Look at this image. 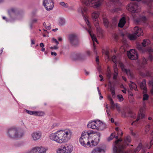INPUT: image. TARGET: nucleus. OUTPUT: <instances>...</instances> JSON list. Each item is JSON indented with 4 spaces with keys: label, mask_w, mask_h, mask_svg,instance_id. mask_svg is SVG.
I'll list each match as a JSON object with an SVG mask.
<instances>
[{
    "label": "nucleus",
    "mask_w": 153,
    "mask_h": 153,
    "mask_svg": "<svg viewBox=\"0 0 153 153\" xmlns=\"http://www.w3.org/2000/svg\"><path fill=\"white\" fill-rule=\"evenodd\" d=\"M71 134V132L69 130H60L51 134L49 138L58 143H61L66 142L69 140Z\"/></svg>",
    "instance_id": "obj_1"
},
{
    "label": "nucleus",
    "mask_w": 153,
    "mask_h": 153,
    "mask_svg": "<svg viewBox=\"0 0 153 153\" xmlns=\"http://www.w3.org/2000/svg\"><path fill=\"white\" fill-rule=\"evenodd\" d=\"M7 136L10 139H18L21 138L24 135L22 132H19L16 128L12 127L8 129Z\"/></svg>",
    "instance_id": "obj_2"
},
{
    "label": "nucleus",
    "mask_w": 153,
    "mask_h": 153,
    "mask_svg": "<svg viewBox=\"0 0 153 153\" xmlns=\"http://www.w3.org/2000/svg\"><path fill=\"white\" fill-rule=\"evenodd\" d=\"M115 138L117 140L115 141L113 147L114 153H127L123 150L125 146L121 143L122 140V139H118L117 136L115 137Z\"/></svg>",
    "instance_id": "obj_3"
},
{
    "label": "nucleus",
    "mask_w": 153,
    "mask_h": 153,
    "mask_svg": "<svg viewBox=\"0 0 153 153\" xmlns=\"http://www.w3.org/2000/svg\"><path fill=\"white\" fill-rule=\"evenodd\" d=\"M91 52L89 51H87L85 53L80 52L75 53L72 55V59L74 60H85L88 56H89Z\"/></svg>",
    "instance_id": "obj_4"
},
{
    "label": "nucleus",
    "mask_w": 153,
    "mask_h": 153,
    "mask_svg": "<svg viewBox=\"0 0 153 153\" xmlns=\"http://www.w3.org/2000/svg\"><path fill=\"white\" fill-rule=\"evenodd\" d=\"M103 0H83L82 2L86 6L97 8L100 7Z\"/></svg>",
    "instance_id": "obj_5"
},
{
    "label": "nucleus",
    "mask_w": 153,
    "mask_h": 153,
    "mask_svg": "<svg viewBox=\"0 0 153 153\" xmlns=\"http://www.w3.org/2000/svg\"><path fill=\"white\" fill-rule=\"evenodd\" d=\"M68 39L71 44L74 47L78 46L80 44L79 40L76 35L75 34H69Z\"/></svg>",
    "instance_id": "obj_6"
},
{
    "label": "nucleus",
    "mask_w": 153,
    "mask_h": 153,
    "mask_svg": "<svg viewBox=\"0 0 153 153\" xmlns=\"http://www.w3.org/2000/svg\"><path fill=\"white\" fill-rule=\"evenodd\" d=\"M134 34H130L128 36L129 39L131 40H135L137 36L143 35V32L141 28L138 27H135L134 29Z\"/></svg>",
    "instance_id": "obj_7"
},
{
    "label": "nucleus",
    "mask_w": 153,
    "mask_h": 153,
    "mask_svg": "<svg viewBox=\"0 0 153 153\" xmlns=\"http://www.w3.org/2000/svg\"><path fill=\"white\" fill-rule=\"evenodd\" d=\"M88 136L85 133H82L79 140L81 144L85 147L91 146V143L88 138Z\"/></svg>",
    "instance_id": "obj_8"
},
{
    "label": "nucleus",
    "mask_w": 153,
    "mask_h": 153,
    "mask_svg": "<svg viewBox=\"0 0 153 153\" xmlns=\"http://www.w3.org/2000/svg\"><path fill=\"white\" fill-rule=\"evenodd\" d=\"M73 147L72 145L66 144L62 149H59L57 152V153H71L72 151Z\"/></svg>",
    "instance_id": "obj_9"
},
{
    "label": "nucleus",
    "mask_w": 153,
    "mask_h": 153,
    "mask_svg": "<svg viewBox=\"0 0 153 153\" xmlns=\"http://www.w3.org/2000/svg\"><path fill=\"white\" fill-rule=\"evenodd\" d=\"M43 5L47 10L52 9L54 6L53 0H44Z\"/></svg>",
    "instance_id": "obj_10"
},
{
    "label": "nucleus",
    "mask_w": 153,
    "mask_h": 153,
    "mask_svg": "<svg viewBox=\"0 0 153 153\" xmlns=\"http://www.w3.org/2000/svg\"><path fill=\"white\" fill-rule=\"evenodd\" d=\"M137 3H130L128 5L127 9L129 11L132 13H137L139 11Z\"/></svg>",
    "instance_id": "obj_11"
},
{
    "label": "nucleus",
    "mask_w": 153,
    "mask_h": 153,
    "mask_svg": "<svg viewBox=\"0 0 153 153\" xmlns=\"http://www.w3.org/2000/svg\"><path fill=\"white\" fill-rule=\"evenodd\" d=\"M127 56L128 58L131 60H136L138 58V54L134 49H131L128 52Z\"/></svg>",
    "instance_id": "obj_12"
},
{
    "label": "nucleus",
    "mask_w": 153,
    "mask_h": 153,
    "mask_svg": "<svg viewBox=\"0 0 153 153\" xmlns=\"http://www.w3.org/2000/svg\"><path fill=\"white\" fill-rule=\"evenodd\" d=\"M88 9L86 7H84V8H83L82 7H80L79 8H78V11L79 13H81L83 17V18L85 21L87 25L89 27V28H91V26L90 25V22L88 19L86 18V17L85 16V15L83 11L85 12H86Z\"/></svg>",
    "instance_id": "obj_13"
},
{
    "label": "nucleus",
    "mask_w": 153,
    "mask_h": 153,
    "mask_svg": "<svg viewBox=\"0 0 153 153\" xmlns=\"http://www.w3.org/2000/svg\"><path fill=\"white\" fill-rule=\"evenodd\" d=\"M99 16L98 12H94L91 14L92 18L94 21V24L96 27L98 28L99 27V23L97 18Z\"/></svg>",
    "instance_id": "obj_14"
},
{
    "label": "nucleus",
    "mask_w": 153,
    "mask_h": 153,
    "mask_svg": "<svg viewBox=\"0 0 153 153\" xmlns=\"http://www.w3.org/2000/svg\"><path fill=\"white\" fill-rule=\"evenodd\" d=\"M41 135V133L39 131L33 132L31 135L33 140L34 141L39 139L40 138Z\"/></svg>",
    "instance_id": "obj_15"
},
{
    "label": "nucleus",
    "mask_w": 153,
    "mask_h": 153,
    "mask_svg": "<svg viewBox=\"0 0 153 153\" xmlns=\"http://www.w3.org/2000/svg\"><path fill=\"white\" fill-rule=\"evenodd\" d=\"M91 153H105V151L100 147H96L92 151Z\"/></svg>",
    "instance_id": "obj_16"
},
{
    "label": "nucleus",
    "mask_w": 153,
    "mask_h": 153,
    "mask_svg": "<svg viewBox=\"0 0 153 153\" xmlns=\"http://www.w3.org/2000/svg\"><path fill=\"white\" fill-rule=\"evenodd\" d=\"M16 11L17 9L15 8H12L8 10V13L11 18H13Z\"/></svg>",
    "instance_id": "obj_17"
},
{
    "label": "nucleus",
    "mask_w": 153,
    "mask_h": 153,
    "mask_svg": "<svg viewBox=\"0 0 153 153\" xmlns=\"http://www.w3.org/2000/svg\"><path fill=\"white\" fill-rule=\"evenodd\" d=\"M101 136V134L100 133H96L95 135L96 137L93 140L95 142V145H97L99 143Z\"/></svg>",
    "instance_id": "obj_18"
},
{
    "label": "nucleus",
    "mask_w": 153,
    "mask_h": 153,
    "mask_svg": "<svg viewBox=\"0 0 153 153\" xmlns=\"http://www.w3.org/2000/svg\"><path fill=\"white\" fill-rule=\"evenodd\" d=\"M126 19L125 17H123L120 20L118 24V26L120 27H123L126 23Z\"/></svg>",
    "instance_id": "obj_19"
},
{
    "label": "nucleus",
    "mask_w": 153,
    "mask_h": 153,
    "mask_svg": "<svg viewBox=\"0 0 153 153\" xmlns=\"http://www.w3.org/2000/svg\"><path fill=\"white\" fill-rule=\"evenodd\" d=\"M140 86L141 88L144 91H146V82L145 79H143L140 84Z\"/></svg>",
    "instance_id": "obj_20"
},
{
    "label": "nucleus",
    "mask_w": 153,
    "mask_h": 153,
    "mask_svg": "<svg viewBox=\"0 0 153 153\" xmlns=\"http://www.w3.org/2000/svg\"><path fill=\"white\" fill-rule=\"evenodd\" d=\"M104 25L106 28H108L109 26V22L107 18L105 17H103L102 18Z\"/></svg>",
    "instance_id": "obj_21"
},
{
    "label": "nucleus",
    "mask_w": 153,
    "mask_h": 153,
    "mask_svg": "<svg viewBox=\"0 0 153 153\" xmlns=\"http://www.w3.org/2000/svg\"><path fill=\"white\" fill-rule=\"evenodd\" d=\"M86 30L88 32V33L89 34L90 36H91L93 41H95L97 42V39L96 37L94 35L92 34L91 31L90 29H88L86 28Z\"/></svg>",
    "instance_id": "obj_22"
},
{
    "label": "nucleus",
    "mask_w": 153,
    "mask_h": 153,
    "mask_svg": "<svg viewBox=\"0 0 153 153\" xmlns=\"http://www.w3.org/2000/svg\"><path fill=\"white\" fill-rule=\"evenodd\" d=\"M38 153H45L47 149L42 147H38Z\"/></svg>",
    "instance_id": "obj_23"
},
{
    "label": "nucleus",
    "mask_w": 153,
    "mask_h": 153,
    "mask_svg": "<svg viewBox=\"0 0 153 153\" xmlns=\"http://www.w3.org/2000/svg\"><path fill=\"white\" fill-rule=\"evenodd\" d=\"M145 115L141 111H140V113H139L137 116V117L135 122H137L140 119H142L144 117Z\"/></svg>",
    "instance_id": "obj_24"
},
{
    "label": "nucleus",
    "mask_w": 153,
    "mask_h": 153,
    "mask_svg": "<svg viewBox=\"0 0 153 153\" xmlns=\"http://www.w3.org/2000/svg\"><path fill=\"white\" fill-rule=\"evenodd\" d=\"M127 117H130L133 118H135L136 117V115L133 113L131 111H129L128 112Z\"/></svg>",
    "instance_id": "obj_25"
},
{
    "label": "nucleus",
    "mask_w": 153,
    "mask_h": 153,
    "mask_svg": "<svg viewBox=\"0 0 153 153\" xmlns=\"http://www.w3.org/2000/svg\"><path fill=\"white\" fill-rule=\"evenodd\" d=\"M150 42L149 40L145 39L143 40V42L142 43V45L143 47H145L149 44Z\"/></svg>",
    "instance_id": "obj_26"
},
{
    "label": "nucleus",
    "mask_w": 153,
    "mask_h": 153,
    "mask_svg": "<svg viewBox=\"0 0 153 153\" xmlns=\"http://www.w3.org/2000/svg\"><path fill=\"white\" fill-rule=\"evenodd\" d=\"M142 147V144L140 143L139 144L137 147L134 149V152L135 153H137L141 149Z\"/></svg>",
    "instance_id": "obj_27"
},
{
    "label": "nucleus",
    "mask_w": 153,
    "mask_h": 153,
    "mask_svg": "<svg viewBox=\"0 0 153 153\" xmlns=\"http://www.w3.org/2000/svg\"><path fill=\"white\" fill-rule=\"evenodd\" d=\"M124 72L126 73V74L130 76L131 77H132V74L130 71V70L129 69H126L124 70V71H123Z\"/></svg>",
    "instance_id": "obj_28"
},
{
    "label": "nucleus",
    "mask_w": 153,
    "mask_h": 153,
    "mask_svg": "<svg viewBox=\"0 0 153 153\" xmlns=\"http://www.w3.org/2000/svg\"><path fill=\"white\" fill-rule=\"evenodd\" d=\"M93 122H92L91 123H89L87 127L88 128H90L93 129H95L97 128V125H94L93 124Z\"/></svg>",
    "instance_id": "obj_29"
},
{
    "label": "nucleus",
    "mask_w": 153,
    "mask_h": 153,
    "mask_svg": "<svg viewBox=\"0 0 153 153\" xmlns=\"http://www.w3.org/2000/svg\"><path fill=\"white\" fill-rule=\"evenodd\" d=\"M34 112L35 113L34 115L38 116H42L45 114L44 113L43 111H35Z\"/></svg>",
    "instance_id": "obj_30"
},
{
    "label": "nucleus",
    "mask_w": 153,
    "mask_h": 153,
    "mask_svg": "<svg viewBox=\"0 0 153 153\" xmlns=\"http://www.w3.org/2000/svg\"><path fill=\"white\" fill-rule=\"evenodd\" d=\"M129 85L131 89H134L135 90H136V85L134 83L131 82V84H129Z\"/></svg>",
    "instance_id": "obj_31"
},
{
    "label": "nucleus",
    "mask_w": 153,
    "mask_h": 153,
    "mask_svg": "<svg viewBox=\"0 0 153 153\" xmlns=\"http://www.w3.org/2000/svg\"><path fill=\"white\" fill-rule=\"evenodd\" d=\"M145 2L151 8V6L152 5V3H153V0H146L145 1Z\"/></svg>",
    "instance_id": "obj_32"
},
{
    "label": "nucleus",
    "mask_w": 153,
    "mask_h": 153,
    "mask_svg": "<svg viewBox=\"0 0 153 153\" xmlns=\"http://www.w3.org/2000/svg\"><path fill=\"white\" fill-rule=\"evenodd\" d=\"M65 23V20L64 19L60 18L59 20V25L62 26L64 25Z\"/></svg>",
    "instance_id": "obj_33"
},
{
    "label": "nucleus",
    "mask_w": 153,
    "mask_h": 153,
    "mask_svg": "<svg viewBox=\"0 0 153 153\" xmlns=\"http://www.w3.org/2000/svg\"><path fill=\"white\" fill-rule=\"evenodd\" d=\"M38 147H35L28 152V153H38Z\"/></svg>",
    "instance_id": "obj_34"
},
{
    "label": "nucleus",
    "mask_w": 153,
    "mask_h": 153,
    "mask_svg": "<svg viewBox=\"0 0 153 153\" xmlns=\"http://www.w3.org/2000/svg\"><path fill=\"white\" fill-rule=\"evenodd\" d=\"M115 137V135L113 133H112L111 134L110 136L107 139L108 141H111V140H112V139L113 138H114Z\"/></svg>",
    "instance_id": "obj_35"
},
{
    "label": "nucleus",
    "mask_w": 153,
    "mask_h": 153,
    "mask_svg": "<svg viewBox=\"0 0 153 153\" xmlns=\"http://www.w3.org/2000/svg\"><path fill=\"white\" fill-rule=\"evenodd\" d=\"M60 4L65 8L68 7V5L67 3H65L64 2H62L60 3Z\"/></svg>",
    "instance_id": "obj_36"
},
{
    "label": "nucleus",
    "mask_w": 153,
    "mask_h": 153,
    "mask_svg": "<svg viewBox=\"0 0 153 153\" xmlns=\"http://www.w3.org/2000/svg\"><path fill=\"white\" fill-rule=\"evenodd\" d=\"M153 144V136L152 137V139L151 140L150 143V146L149 147H148L149 144L146 145V147L148 148V149H149L152 146Z\"/></svg>",
    "instance_id": "obj_37"
},
{
    "label": "nucleus",
    "mask_w": 153,
    "mask_h": 153,
    "mask_svg": "<svg viewBox=\"0 0 153 153\" xmlns=\"http://www.w3.org/2000/svg\"><path fill=\"white\" fill-rule=\"evenodd\" d=\"M153 144V136L152 137V139L151 140L150 143V146L149 147H148L149 144L146 145V147L148 148V149H149L152 146Z\"/></svg>",
    "instance_id": "obj_38"
},
{
    "label": "nucleus",
    "mask_w": 153,
    "mask_h": 153,
    "mask_svg": "<svg viewBox=\"0 0 153 153\" xmlns=\"http://www.w3.org/2000/svg\"><path fill=\"white\" fill-rule=\"evenodd\" d=\"M149 97V96L148 95L145 94L143 95V100L144 101L147 100H148Z\"/></svg>",
    "instance_id": "obj_39"
},
{
    "label": "nucleus",
    "mask_w": 153,
    "mask_h": 153,
    "mask_svg": "<svg viewBox=\"0 0 153 153\" xmlns=\"http://www.w3.org/2000/svg\"><path fill=\"white\" fill-rule=\"evenodd\" d=\"M125 141L126 142L130 143L131 142V138L129 136H127L125 140Z\"/></svg>",
    "instance_id": "obj_40"
},
{
    "label": "nucleus",
    "mask_w": 153,
    "mask_h": 153,
    "mask_svg": "<svg viewBox=\"0 0 153 153\" xmlns=\"http://www.w3.org/2000/svg\"><path fill=\"white\" fill-rule=\"evenodd\" d=\"M26 112L27 113H28L30 115H35V113L34 112H35V111H32L26 110Z\"/></svg>",
    "instance_id": "obj_41"
},
{
    "label": "nucleus",
    "mask_w": 153,
    "mask_h": 153,
    "mask_svg": "<svg viewBox=\"0 0 153 153\" xmlns=\"http://www.w3.org/2000/svg\"><path fill=\"white\" fill-rule=\"evenodd\" d=\"M117 97L120 101H122L123 100V96L121 94L117 95Z\"/></svg>",
    "instance_id": "obj_42"
},
{
    "label": "nucleus",
    "mask_w": 153,
    "mask_h": 153,
    "mask_svg": "<svg viewBox=\"0 0 153 153\" xmlns=\"http://www.w3.org/2000/svg\"><path fill=\"white\" fill-rule=\"evenodd\" d=\"M112 61L115 63H117L116 57L114 55L111 57Z\"/></svg>",
    "instance_id": "obj_43"
},
{
    "label": "nucleus",
    "mask_w": 153,
    "mask_h": 153,
    "mask_svg": "<svg viewBox=\"0 0 153 153\" xmlns=\"http://www.w3.org/2000/svg\"><path fill=\"white\" fill-rule=\"evenodd\" d=\"M150 125L148 124L146 126V129L145 130V132L147 133L149 130V127Z\"/></svg>",
    "instance_id": "obj_44"
},
{
    "label": "nucleus",
    "mask_w": 153,
    "mask_h": 153,
    "mask_svg": "<svg viewBox=\"0 0 153 153\" xmlns=\"http://www.w3.org/2000/svg\"><path fill=\"white\" fill-rule=\"evenodd\" d=\"M120 10L119 8H114L111 10V12L112 13L117 12Z\"/></svg>",
    "instance_id": "obj_45"
},
{
    "label": "nucleus",
    "mask_w": 153,
    "mask_h": 153,
    "mask_svg": "<svg viewBox=\"0 0 153 153\" xmlns=\"http://www.w3.org/2000/svg\"><path fill=\"white\" fill-rule=\"evenodd\" d=\"M120 67L123 72L124 71L125 69H126L125 68L124 65L123 63L120 64Z\"/></svg>",
    "instance_id": "obj_46"
},
{
    "label": "nucleus",
    "mask_w": 153,
    "mask_h": 153,
    "mask_svg": "<svg viewBox=\"0 0 153 153\" xmlns=\"http://www.w3.org/2000/svg\"><path fill=\"white\" fill-rule=\"evenodd\" d=\"M106 76L108 79V80H109L110 79L111 77V73L110 72H108V73H107Z\"/></svg>",
    "instance_id": "obj_47"
},
{
    "label": "nucleus",
    "mask_w": 153,
    "mask_h": 153,
    "mask_svg": "<svg viewBox=\"0 0 153 153\" xmlns=\"http://www.w3.org/2000/svg\"><path fill=\"white\" fill-rule=\"evenodd\" d=\"M140 19L142 20L143 22H145L146 21V18L145 16H142L140 18Z\"/></svg>",
    "instance_id": "obj_48"
},
{
    "label": "nucleus",
    "mask_w": 153,
    "mask_h": 153,
    "mask_svg": "<svg viewBox=\"0 0 153 153\" xmlns=\"http://www.w3.org/2000/svg\"><path fill=\"white\" fill-rule=\"evenodd\" d=\"M111 105V109H114L115 108V104L114 102H113V103H110Z\"/></svg>",
    "instance_id": "obj_49"
},
{
    "label": "nucleus",
    "mask_w": 153,
    "mask_h": 153,
    "mask_svg": "<svg viewBox=\"0 0 153 153\" xmlns=\"http://www.w3.org/2000/svg\"><path fill=\"white\" fill-rule=\"evenodd\" d=\"M94 140H92L91 141V146H90V147H94V146H97V145H95L94 144H95V143H94Z\"/></svg>",
    "instance_id": "obj_50"
},
{
    "label": "nucleus",
    "mask_w": 153,
    "mask_h": 153,
    "mask_svg": "<svg viewBox=\"0 0 153 153\" xmlns=\"http://www.w3.org/2000/svg\"><path fill=\"white\" fill-rule=\"evenodd\" d=\"M52 40L54 42H55L56 43V45H58L59 43L57 41V40L56 39L53 38Z\"/></svg>",
    "instance_id": "obj_51"
},
{
    "label": "nucleus",
    "mask_w": 153,
    "mask_h": 153,
    "mask_svg": "<svg viewBox=\"0 0 153 153\" xmlns=\"http://www.w3.org/2000/svg\"><path fill=\"white\" fill-rule=\"evenodd\" d=\"M37 19H32L31 21L30 22L33 24L34 23H36L37 22Z\"/></svg>",
    "instance_id": "obj_52"
},
{
    "label": "nucleus",
    "mask_w": 153,
    "mask_h": 153,
    "mask_svg": "<svg viewBox=\"0 0 153 153\" xmlns=\"http://www.w3.org/2000/svg\"><path fill=\"white\" fill-rule=\"evenodd\" d=\"M149 59L151 61H152L153 60V56L150 55L149 57Z\"/></svg>",
    "instance_id": "obj_53"
},
{
    "label": "nucleus",
    "mask_w": 153,
    "mask_h": 153,
    "mask_svg": "<svg viewBox=\"0 0 153 153\" xmlns=\"http://www.w3.org/2000/svg\"><path fill=\"white\" fill-rule=\"evenodd\" d=\"M143 75L146 76H150V75L149 72V71H147L145 74H144Z\"/></svg>",
    "instance_id": "obj_54"
},
{
    "label": "nucleus",
    "mask_w": 153,
    "mask_h": 153,
    "mask_svg": "<svg viewBox=\"0 0 153 153\" xmlns=\"http://www.w3.org/2000/svg\"><path fill=\"white\" fill-rule=\"evenodd\" d=\"M122 116L124 117H127V115L126 114V113L125 111H123L122 113Z\"/></svg>",
    "instance_id": "obj_55"
},
{
    "label": "nucleus",
    "mask_w": 153,
    "mask_h": 153,
    "mask_svg": "<svg viewBox=\"0 0 153 153\" xmlns=\"http://www.w3.org/2000/svg\"><path fill=\"white\" fill-rule=\"evenodd\" d=\"M118 73L114 74L113 76V79L114 80H116L117 79V76L118 75Z\"/></svg>",
    "instance_id": "obj_56"
},
{
    "label": "nucleus",
    "mask_w": 153,
    "mask_h": 153,
    "mask_svg": "<svg viewBox=\"0 0 153 153\" xmlns=\"http://www.w3.org/2000/svg\"><path fill=\"white\" fill-rule=\"evenodd\" d=\"M108 100L110 101V103H111L112 102L113 103V102H114L112 99L110 97H108Z\"/></svg>",
    "instance_id": "obj_57"
},
{
    "label": "nucleus",
    "mask_w": 153,
    "mask_h": 153,
    "mask_svg": "<svg viewBox=\"0 0 153 153\" xmlns=\"http://www.w3.org/2000/svg\"><path fill=\"white\" fill-rule=\"evenodd\" d=\"M48 26H47V27L46 28V29L48 30H50L51 28V25L49 24L48 25Z\"/></svg>",
    "instance_id": "obj_58"
},
{
    "label": "nucleus",
    "mask_w": 153,
    "mask_h": 153,
    "mask_svg": "<svg viewBox=\"0 0 153 153\" xmlns=\"http://www.w3.org/2000/svg\"><path fill=\"white\" fill-rule=\"evenodd\" d=\"M110 89V91H115V88L114 86L112 87V85H111Z\"/></svg>",
    "instance_id": "obj_59"
},
{
    "label": "nucleus",
    "mask_w": 153,
    "mask_h": 153,
    "mask_svg": "<svg viewBox=\"0 0 153 153\" xmlns=\"http://www.w3.org/2000/svg\"><path fill=\"white\" fill-rule=\"evenodd\" d=\"M82 133H85L86 134V135L88 136V139L89 138V136L91 134V133H88V132H85V131H83V132H82Z\"/></svg>",
    "instance_id": "obj_60"
},
{
    "label": "nucleus",
    "mask_w": 153,
    "mask_h": 153,
    "mask_svg": "<svg viewBox=\"0 0 153 153\" xmlns=\"http://www.w3.org/2000/svg\"><path fill=\"white\" fill-rule=\"evenodd\" d=\"M114 74H116V73L118 74V69L117 67L114 68Z\"/></svg>",
    "instance_id": "obj_61"
},
{
    "label": "nucleus",
    "mask_w": 153,
    "mask_h": 153,
    "mask_svg": "<svg viewBox=\"0 0 153 153\" xmlns=\"http://www.w3.org/2000/svg\"><path fill=\"white\" fill-rule=\"evenodd\" d=\"M58 47L56 46H54V47H51L50 48V49H57L58 48Z\"/></svg>",
    "instance_id": "obj_62"
},
{
    "label": "nucleus",
    "mask_w": 153,
    "mask_h": 153,
    "mask_svg": "<svg viewBox=\"0 0 153 153\" xmlns=\"http://www.w3.org/2000/svg\"><path fill=\"white\" fill-rule=\"evenodd\" d=\"M149 84L152 86L153 88V79L149 81Z\"/></svg>",
    "instance_id": "obj_63"
},
{
    "label": "nucleus",
    "mask_w": 153,
    "mask_h": 153,
    "mask_svg": "<svg viewBox=\"0 0 153 153\" xmlns=\"http://www.w3.org/2000/svg\"><path fill=\"white\" fill-rule=\"evenodd\" d=\"M51 55H54L55 56H56L57 55L56 53L55 52H51Z\"/></svg>",
    "instance_id": "obj_64"
}]
</instances>
